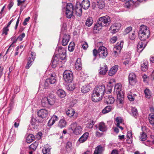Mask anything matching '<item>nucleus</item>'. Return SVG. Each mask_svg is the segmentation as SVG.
<instances>
[{"label":"nucleus","mask_w":154,"mask_h":154,"mask_svg":"<svg viewBox=\"0 0 154 154\" xmlns=\"http://www.w3.org/2000/svg\"><path fill=\"white\" fill-rule=\"evenodd\" d=\"M75 12L77 16L80 17L82 15V9L81 4H76Z\"/></svg>","instance_id":"c85d7f7f"},{"label":"nucleus","mask_w":154,"mask_h":154,"mask_svg":"<svg viewBox=\"0 0 154 154\" xmlns=\"http://www.w3.org/2000/svg\"><path fill=\"white\" fill-rule=\"evenodd\" d=\"M47 79L50 84L55 85L57 82V80L56 77L54 76L52 74H51V75L50 77Z\"/></svg>","instance_id":"7c9ffc66"},{"label":"nucleus","mask_w":154,"mask_h":154,"mask_svg":"<svg viewBox=\"0 0 154 154\" xmlns=\"http://www.w3.org/2000/svg\"><path fill=\"white\" fill-rule=\"evenodd\" d=\"M14 100H10V103L9 104L8 108V112H10L14 108Z\"/></svg>","instance_id":"864d4df0"},{"label":"nucleus","mask_w":154,"mask_h":154,"mask_svg":"<svg viewBox=\"0 0 154 154\" xmlns=\"http://www.w3.org/2000/svg\"><path fill=\"white\" fill-rule=\"evenodd\" d=\"M128 99L131 101H133L134 98L131 93H129L128 95Z\"/></svg>","instance_id":"e2e57ef3"},{"label":"nucleus","mask_w":154,"mask_h":154,"mask_svg":"<svg viewBox=\"0 0 154 154\" xmlns=\"http://www.w3.org/2000/svg\"><path fill=\"white\" fill-rule=\"evenodd\" d=\"M74 43H70L68 46V50L70 51H72L74 49Z\"/></svg>","instance_id":"680f3d73"},{"label":"nucleus","mask_w":154,"mask_h":154,"mask_svg":"<svg viewBox=\"0 0 154 154\" xmlns=\"http://www.w3.org/2000/svg\"><path fill=\"white\" fill-rule=\"evenodd\" d=\"M49 113L48 111L45 109H42L38 112V116L42 118L46 117L48 115Z\"/></svg>","instance_id":"2eb2a0df"},{"label":"nucleus","mask_w":154,"mask_h":154,"mask_svg":"<svg viewBox=\"0 0 154 154\" xmlns=\"http://www.w3.org/2000/svg\"><path fill=\"white\" fill-rule=\"evenodd\" d=\"M144 92L145 97L148 99H149L151 97V93L150 90L146 88L144 90Z\"/></svg>","instance_id":"c03bdc74"},{"label":"nucleus","mask_w":154,"mask_h":154,"mask_svg":"<svg viewBox=\"0 0 154 154\" xmlns=\"http://www.w3.org/2000/svg\"><path fill=\"white\" fill-rule=\"evenodd\" d=\"M118 69V66L115 65L113 66L109 72V75L110 76L114 75L117 72Z\"/></svg>","instance_id":"cd10ccee"},{"label":"nucleus","mask_w":154,"mask_h":154,"mask_svg":"<svg viewBox=\"0 0 154 154\" xmlns=\"http://www.w3.org/2000/svg\"><path fill=\"white\" fill-rule=\"evenodd\" d=\"M136 35L134 32H131L129 35V38L132 40H134L136 38Z\"/></svg>","instance_id":"052dcab7"},{"label":"nucleus","mask_w":154,"mask_h":154,"mask_svg":"<svg viewBox=\"0 0 154 154\" xmlns=\"http://www.w3.org/2000/svg\"><path fill=\"white\" fill-rule=\"evenodd\" d=\"M72 143L70 142H68L66 144V148L67 151L70 150L72 149Z\"/></svg>","instance_id":"5fc2aeb1"},{"label":"nucleus","mask_w":154,"mask_h":154,"mask_svg":"<svg viewBox=\"0 0 154 154\" xmlns=\"http://www.w3.org/2000/svg\"><path fill=\"white\" fill-rule=\"evenodd\" d=\"M149 29L147 26L144 25L140 26L138 36L140 40L147 41L146 39L149 38Z\"/></svg>","instance_id":"f03ea898"},{"label":"nucleus","mask_w":154,"mask_h":154,"mask_svg":"<svg viewBox=\"0 0 154 154\" xmlns=\"http://www.w3.org/2000/svg\"><path fill=\"white\" fill-rule=\"evenodd\" d=\"M93 22V20L92 18L90 17H88L87 19L85 22V25L88 27L91 26Z\"/></svg>","instance_id":"ea45409f"},{"label":"nucleus","mask_w":154,"mask_h":154,"mask_svg":"<svg viewBox=\"0 0 154 154\" xmlns=\"http://www.w3.org/2000/svg\"><path fill=\"white\" fill-rule=\"evenodd\" d=\"M148 43L147 41H142L140 40L138 43L137 46V51L139 52H141L144 48Z\"/></svg>","instance_id":"4468645a"},{"label":"nucleus","mask_w":154,"mask_h":154,"mask_svg":"<svg viewBox=\"0 0 154 154\" xmlns=\"http://www.w3.org/2000/svg\"><path fill=\"white\" fill-rule=\"evenodd\" d=\"M98 20L103 26L109 25L111 21L110 17L107 15L100 17Z\"/></svg>","instance_id":"6e6552de"},{"label":"nucleus","mask_w":154,"mask_h":154,"mask_svg":"<svg viewBox=\"0 0 154 154\" xmlns=\"http://www.w3.org/2000/svg\"><path fill=\"white\" fill-rule=\"evenodd\" d=\"M132 29V27L129 26L125 30V34H126L129 33Z\"/></svg>","instance_id":"69168bd1"},{"label":"nucleus","mask_w":154,"mask_h":154,"mask_svg":"<svg viewBox=\"0 0 154 154\" xmlns=\"http://www.w3.org/2000/svg\"><path fill=\"white\" fill-rule=\"evenodd\" d=\"M100 23V22L98 20L97 23H96L94 26V30L99 31L102 29V27L104 26L101 23Z\"/></svg>","instance_id":"f704fd0d"},{"label":"nucleus","mask_w":154,"mask_h":154,"mask_svg":"<svg viewBox=\"0 0 154 154\" xmlns=\"http://www.w3.org/2000/svg\"><path fill=\"white\" fill-rule=\"evenodd\" d=\"M122 85L120 83H118L116 84L114 87V92L116 95L120 94H122L121 91Z\"/></svg>","instance_id":"412c9836"},{"label":"nucleus","mask_w":154,"mask_h":154,"mask_svg":"<svg viewBox=\"0 0 154 154\" xmlns=\"http://www.w3.org/2000/svg\"><path fill=\"white\" fill-rule=\"evenodd\" d=\"M30 56L28 58L27 63L26 66V69H29L32 65L35 58V54L34 52L32 51Z\"/></svg>","instance_id":"9d476101"},{"label":"nucleus","mask_w":154,"mask_h":154,"mask_svg":"<svg viewBox=\"0 0 154 154\" xmlns=\"http://www.w3.org/2000/svg\"><path fill=\"white\" fill-rule=\"evenodd\" d=\"M63 79L66 82H71L73 79L72 72L69 70H66L63 73Z\"/></svg>","instance_id":"39448f33"},{"label":"nucleus","mask_w":154,"mask_h":154,"mask_svg":"<svg viewBox=\"0 0 154 154\" xmlns=\"http://www.w3.org/2000/svg\"><path fill=\"white\" fill-rule=\"evenodd\" d=\"M123 42L122 41L118 42L113 48V54L115 56H118L123 47Z\"/></svg>","instance_id":"423d86ee"},{"label":"nucleus","mask_w":154,"mask_h":154,"mask_svg":"<svg viewBox=\"0 0 154 154\" xmlns=\"http://www.w3.org/2000/svg\"><path fill=\"white\" fill-rule=\"evenodd\" d=\"M70 128L73 134L76 135L80 134L83 130L82 126L76 122L72 123L70 126Z\"/></svg>","instance_id":"7ed1b4c3"},{"label":"nucleus","mask_w":154,"mask_h":154,"mask_svg":"<svg viewBox=\"0 0 154 154\" xmlns=\"http://www.w3.org/2000/svg\"><path fill=\"white\" fill-rule=\"evenodd\" d=\"M50 83L48 81L47 79H46L45 81L44 87L45 89H48L49 87Z\"/></svg>","instance_id":"338daca9"},{"label":"nucleus","mask_w":154,"mask_h":154,"mask_svg":"<svg viewBox=\"0 0 154 154\" xmlns=\"http://www.w3.org/2000/svg\"><path fill=\"white\" fill-rule=\"evenodd\" d=\"M73 11V6L71 3H68L67 4L66 11Z\"/></svg>","instance_id":"603ef678"},{"label":"nucleus","mask_w":154,"mask_h":154,"mask_svg":"<svg viewBox=\"0 0 154 154\" xmlns=\"http://www.w3.org/2000/svg\"><path fill=\"white\" fill-rule=\"evenodd\" d=\"M105 88L104 86L103 85L99 86L95 88L93 91L96 93L103 97Z\"/></svg>","instance_id":"f8f14e48"},{"label":"nucleus","mask_w":154,"mask_h":154,"mask_svg":"<svg viewBox=\"0 0 154 154\" xmlns=\"http://www.w3.org/2000/svg\"><path fill=\"white\" fill-rule=\"evenodd\" d=\"M90 90V87L88 85H85L81 88V91L82 93H86Z\"/></svg>","instance_id":"58836bf2"},{"label":"nucleus","mask_w":154,"mask_h":154,"mask_svg":"<svg viewBox=\"0 0 154 154\" xmlns=\"http://www.w3.org/2000/svg\"><path fill=\"white\" fill-rule=\"evenodd\" d=\"M97 3L98 8L101 9L103 8L105 6V3L103 0H99L97 1Z\"/></svg>","instance_id":"c9c22d12"},{"label":"nucleus","mask_w":154,"mask_h":154,"mask_svg":"<svg viewBox=\"0 0 154 154\" xmlns=\"http://www.w3.org/2000/svg\"><path fill=\"white\" fill-rule=\"evenodd\" d=\"M58 119L57 116L55 115H53L48 122V126H51L55 123L56 121H57Z\"/></svg>","instance_id":"a878e982"},{"label":"nucleus","mask_w":154,"mask_h":154,"mask_svg":"<svg viewBox=\"0 0 154 154\" xmlns=\"http://www.w3.org/2000/svg\"><path fill=\"white\" fill-rule=\"evenodd\" d=\"M66 125V122L65 119H61L58 122V126L62 128L65 127Z\"/></svg>","instance_id":"473e14b6"},{"label":"nucleus","mask_w":154,"mask_h":154,"mask_svg":"<svg viewBox=\"0 0 154 154\" xmlns=\"http://www.w3.org/2000/svg\"><path fill=\"white\" fill-rule=\"evenodd\" d=\"M38 145V142L35 141L32 144L29 146L30 150L35 151Z\"/></svg>","instance_id":"a18cd8bd"},{"label":"nucleus","mask_w":154,"mask_h":154,"mask_svg":"<svg viewBox=\"0 0 154 154\" xmlns=\"http://www.w3.org/2000/svg\"><path fill=\"white\" fill-rule=\"evenodd\" d=\"M41 122V121H40L37 118H34L32 117L29 126L31 129H36L37 128L38 124Z\"/></svg>","instance_id":"1a4fd4ad"},{"label":"nucleus","mask_w":154,"mask_h":154,"mask_svg":"<svg viewBox=\"0 0 154 154\" xmlns=\"http://www.w3.org/2000/svg\"><path fill=\"white\" fill-rule=\"evenodd\" d=\"M51 146L48 144L45 146L42 149V152L43 154H51L50 150Z\"/></svg>","instance_id":"bb28decb"},{"label":"nucleus","mask_w":154,"mask_h":154,"mask_svg":"<svg viewBox=\"0 0 154 154\" xmlns=\"http://www.w3.org/2000/svg\"><path fill=\"white\" fill-rule=\"evenodd\" d=\"M46 97L49 105L52 106L54 104L55 101V98L53 94H49Z\"/></svg>","instance_id":"6ab92c4d"},{"label":"nucleus","mask_w":154,"mask_h":154,"mask_svg":"<svg viewBox=\"0 0 154 154\" xmlns=\"http://www.w3.org/2000/svg\"><path fill=\"white\" fill-rule=\"evenodd\" d=\"M147 137L146 134L144 132H143L140 136V139L141 141H144L146 139Z\"/></svg>","instance_id":"6e6d98bb"},{"label":"nucleus","mask_w":154,"mask_h":154,"mask_svg":"<svg viewBox=\"0 0 154 154\" xmlns=\"http://www.w3.org/2000/svg\"><path fill=\"white\" fill-rule=\"evenodd\" d=\"M81 5V8H83L85 10L87 9L90 6V2L88 0H83Z\"/></svg>","instance_id":"b1692460"},{"label":"nucleus","mask_w":154,"mask_h":154,"mask_svg":"<svg viewBox=\"0 0 154 154\" xmlns=\"http://www.w3.org/2000/svg\"><path fill=\"white\" fill-rule=\"evenodd\" d=\"M121 26V24L119 23H117L113 24L110 28L111 33L114 34L117 32Z\"/></svg>","instance_id":"9b49d317"},{"label":"nucleus","mask_w":154,"mask_h":154,"mask_svg":"<svg viewBox=\"0 0 154 154\" xmlns=\"http://www.w3.org/2000/svg\"><path fill=\"white\" fill-rule=\"evenodd\" d=\"M34 139L35 137L32 134H30L27 137V142L28 143H30L32 142L34 140Z\"/></svg>","instance_id":"de8ad7c7"},{"label":"nucleus","mask_w":154,"mask_h":154,"mask_svg":"<svg viewBox=\"0 0 154 154\" xmlns=\"http://www.w3.org/2000/svg\"><path fill=\"white\" fill-rule=\"evenodd\" d=\"M108 69L107 66L104 64V65L100 66V69H99V73L100 75H105Z\"/></svg>","instance_id":"f3484780"},{"label":"nucleus","mask_w":154,"mask_h":154,"mask_svg":"<svg viewBox=\"0 0 154 154\" xmlns=\"http://www.w3.org/2000/svg\"><path fill=\"white\" fill-rule=\"evenodd\" d=\"M9 31V29L8 27H5L2 29V35L5 34V35H7L8 32Z\"/></svg>","instance_id":"bf43d9fd"},{"label":"nucleus","mask_w":154,"mask_h":154,"mask_svg":"<svg viewBox=\"0 0 154 154\" xmlns=\"http://www.w3.org/2000/svg\"><path fill=\"white\" fill-rule=\"evenodd\" d=\"M41 105L44 107H47L49 105L46 97H43L41 101Z\"/></svg>","instance_id":"a19ab883"},{"label":"nucleus","mask_w":154,"mask_h":154,"mask_svg":"<svg viewBox=\"0 0 154 154\" xmlns=\"http://www.w3.org/2000/svg\"><path fill=\"white\" fill-rule=\"evenodd\" d=\"M61 31L60 35L62 37V45L63 46L66 45L70 40V36L68 34H66V24L65 23H63L61 26Z\"/></svg>","instance_id":"f257e3e1"},{"label":"nucleus","mask_w":154,"mask_h":154,"mask_svg":"<svg viewBox=\"0 0 154 154\" xmlns=\"http://www.w3.org/2000/svg\"><path fill=\"white\" fill-rule=\"evenodd\" d=\"M114 101V98L112 96L107 95L104 97V102L107 104L113 103Z\"/></svg>","instance_id":"aec40b11"},{"label":"nucleus","mask_w":154,"mask_h":154,"mask_svg":"<svg viewBox=\"0 0 154 154\" xmlns=\"http://www.w3.org/2000/svg\"><path fill=\"white\" fill-rule=\"evenodd\" d=\"M132 116L135 117L137 118V116L138 115V112L137 109L135 107H132L131 108Z\"/></svg>","instance_id":"49530a36"},{"label":"nucleus","mask_w":154,"mask_h":154,"mask_svg":"<svg viewBox=\"0 0 154 154\" xmlns=\"http://www.w3.org/2000/svg\"><path fill=\"white\" fill-rule=\"evenodd\" d=\"M66 50L64 48L60 46L56 50V56L60 60H64L66 57Z\"/></svg>","instance_id":"20e7f679"},{"label":"nucleus","mask_w":154,"mask_h":154,"mask_svg":"<svg viewBox=\"0 0 154 154\" xmlns=\"http://www.w3.org/2000/svg\"><path fill=\"white\" fill-rule=\"evenodd\" d=\"M94 123V121H91L89 122L86 125V127L88 128H93Z\"/></svg>","instance_id":"4d7b16f0"},{"label":"nucleus","mask_w":154,"mask_h":154,"mask_svg":"<svg viewBox=\"0 0 154 154\" xmlns=\"http://www.w3.org/2000/svg\"><path fill=\"white\" fill-rule=\"evenodd\" d=\"M25 36V34L23 33L21 35H19L17 38L18 40L21 41L23 40V38Z\"/></svg>","instance_id":"774afa93"},{"label":"nucleus","mask_w":154,"mask_h":154,"mask_svg":"<svg viewBox=\"0 0 154 154\" xmlns=\"http://www.w3.org/2000/svg\"><path fill=\"white\" fill-rule=\"evenodd\" d=\"M61 61L57 58V57H56V56H54L52 60V66L53 68L56 67L57 65Z\"/></svg>","instance_id":"5701e85b"},{"label":"nucleus","mask_w":154,"mask_h":154,"mask_svg":"<svg viewBox=\"0 0 154 154\" xmlns=\"http://www.w3.org/2000/svg\"><path fill=\"white\" fill-rule=\"evenodd\" d=\"M98 129L102 132H105L107 130V126L103 122H101L98 125Z\"/></svg>","instance_id":"393cba45"},{"label":"nucleus","mask_w":154,"mask_h":154,"mask_svg":"<svg viewBox=\"0 0 154 154\" xmlns=\"http://www.w3.org/2000/svg\"><path fill=\"white\" fill-rule=\"evenodd\" d=\"M89 135L88 132L84 133L79 139L77 143H82L85 142L87 139Z\"/></svg>","instance_id":"a211bd4d"},{"label":"nucleus","mask_w":154,"mask_h":154,"mask_svg":"<svg viewBox=\"0 0 154 154\" xmlns=\"http://www.w3.org/2000/svg\"><path fill=\"white\" fill-rule=\"evenodd\" d=\"M81 43L82 48L84 50H86L88 47V45L87 42L85 41H82Z\"/></svg>","instance_id":"13d9d810"},{"label":"nucleus","mask_w":154,"mask_h":154,"mask_svg":"<svg viewBox=\"0 0 154 154\" xmlns=\"http://www.w3.org/2000/svg\"><path fill=\"white\" fill-rule=\"evenodd\" d=\"M66 16L68 18H70L73 16V11H66Z\"/></svg>","instance_id":"3c124183"},{"label":"nucleus","mask_w":154,"mask_h":154,"mask_svg":"<svg viewBox=\"0 0 154 154\" xmlns=\"http://www.w3.org/2000/svg\"><path fill=\"white\" fill-rule=\"evenodd\" d=\"M75 112L74 110L71 108L68 109L66 112V115L69 117H71L74 114Z\"/></svg>","instance_id":"e433bc0d"},{"label":"nucleus","mask_w":154,"mask_h":154,"mask_svg":"<svg viewBox=\"0 0 154 154\" xmlns=\"http://www.w3.org/2000/svg\"><path fill=\"white\" fill-rule=\"evenodd\" d=\"M117 101L120 104H122L123 103L124 98L122 94H119L117 95Z\"/></svg>","instance_id":"37998d69"},{"label":"nucleus","mask_w":154,"mask_h":154,"mask_svg":"<svg viewBox=\"0 0 154 154\" xmlns=\"http://www.w3.org/2000/svg\"><path fill=\"white\" fill-rule=\"evenodd\" d=\"M57 94L60 98H64L66 95L65 92L63 90L61 89L57 91Z\"/></svg>","instance_id":"c756f323"},{"label":"nucleus","mask_w":154,"mask_h":154,"mask_svg":"<svg viewBox=\"0 0 154 154\" xmlns=\"http://www.w3.org/2000/svg\"><path fill=\"white\" fill-rule=\"evenodd\" d=\"M141 69L143 71H146L147 69V66L145 64V63H144L143 64L141 65Z\"/></svg>","instance_id":"0e129e2a"},{"label":"nucleus","mask_w":154,"mask_h":154,"mask_svg":"<svg viewBox=\"0 0 154 154\" xmlns=\"http://www.w3.org/2000/svg\"><path fill=\"white\" fill-rule=\"evenodd\" d=\"M98 54L100 58H105L108 54L107 48L104 46H100L98 50Z\"/></svg>","instance_id":"0eeeda50"},{"label":"nucleus","mask_w":154,"mask_h":154,"mask_svg":"<svg viewBox=\"0 0 154 154\" xmlns=\"http://www.w3.org/2000/svg\"><path fill=\"white\" fill-rule=\"evenodd\" d=\"M112 109V107L110 106H108L106 107L102 111L103 114H106L109 112Z\"/></svg>","instance_id":"8fccbe9b"},{"label":"nucleus","mask_w":154,"mask_h":154,"mask_svg":"<svg viewBox=\"0 0 154 154\" xmlns=\"http://www.w3.org/2000/svg\"><path fill=\"white\" fill-rule=\"evenodd\" d=\"M104 148L100 145L97 146L95 148L94 154H103Z\"/></svg>","instance_id":"4be33fe9"},{"label":"nucleus","mask_w":154,"mask_h":154,"mask_svg":"<svg viewBox=\"0 0 154 154\" xmlns=\"http://www.w3.org/2000/svg\"><path fill=\"white\" fill-rule=\"evenodd\" d=\"M134 4V2L132 0H130L125 2V7L127 8H130L132 7Z\"/></svg>","instance_id":"4c0bfd02"},{"label":"nucleus","mask_w":154,"mask_h":154,"mask_svg":"<svg viewBox=\"0 0 154 154\" xmlns=\"http://www.w3.org/2000/svg\"><path fill=\"white\" fill-rule=\"evenodd\" d=\"M128 81L129 84L131 85H134L137 82L136 76L134 73L131 72L129 74Z\"/></svg>","instance_id":"ddd939ff"},{"label":"nucleus","mask_w":154,"mask_h":154,"mask_svg":"<svg viewBox=\"0 0 154 154\" xmlns=\"http://www.w3.org/2000/svg\"><path fill=\"white\" fill-rule=\"evenodd\" d=\"M75 66V69L77 70H80L82 69V64L81 62V59L78 58L77 59Z\"/></svg>","instance_id":"2f4dec72"},{"label":"nucleus","mask_w":154,"mask_h":154,"mask_svg":"<svg viewBox=\"0 0 154 154\" xmlns=\"http://www.w3.org/2000/svg\"><path fill=\"white\" fill-rule=\"evenodd\" d=\"M102 97L93 91L91 95L92 101L94 102H97L102 99Z\"/></svg>","instance_id":"dca6fc26"},{"label":"nucleus","mask_w":154,"mask_h":154,"mask_svg":"<svg viewBox=\"0 0 154 154\" xmlns=\"http://www.w3.org/2000/svg\"><path fill=\"white\" fill-rule=\"evenodd\" d=\"M116 121L117 123V126L119 127L122 130H123V128L119 125L120 124H122V123L123 120L122 118L120 117H117L116 118Z\"/></svg>","instance_id":"72a5a7b5"},{"label":"nucleus","mask_w":154,"mask_h":154,"mask_svg":"<svg viewBox=\"0 0 154 154\" xmlns=\"http://www.w3.org/2000/svg\"><path fill=\"white\" fill-rule=\"evenodd\" d=\"M69 83L66 87V88L68 90L73 91L75 88V84L74 82H72Z\"/></svg>","instance_id":"79ce46f5"},{"label":"nucleus","mask_w":154,"mask_h":154,"mask_svg":"<svg viewBox=\"0 0 154 154\" xmlns=\"http://www.w3.org/2000/svg\"><path fill=\"white\" fill-rule=\"evenodd\" d=\"M149 120L151 125H154V113L149 114Z\"/></svg>","instance_id":"09e8293b"}]
</instances>
